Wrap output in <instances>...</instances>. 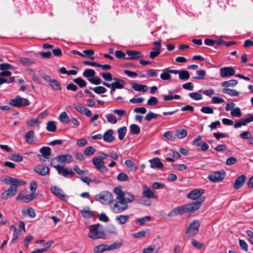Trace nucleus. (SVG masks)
I'll use <instances>...</instances> for the list:
<instances>
[{
    "mask_svg": "<svg viewBox=\"0 0 253 253\" xmlns=\"http://www.w3.org/2000/svg\"><path fill=\"white\" fill-rule=\"evenodd\" d=\"M151 219V217L150 216H145L144 217L138 218L136 220V223L140 225H144L146 221H149Z\"/></svg>",
    "mask_w": 253,
    "mask_h": 253,
    "instance_id": "nucleus-55",
    "label": "nucleus"
},
{
    "mask_svg": "<svg viewBox=\"0 0 253 253\" xmlns=\"http://www.w3.org/2000/svg\"><path fill=\"white\" fill-rule=\"evenodd\" d=\"M17 192V189L15 187L10 185L7 190L4 191L1 194L0 198L4 200H7L15 196Z\"/></svg>",
    "mask_w": 253,
    "mask_h": 253,
    "instance_id": "nucleus-8",
    "label": "nucleus"
},
{
    "mask_svg": "<svg viewBox=\"0 0 253 253\" xmlns=\"http://www.w3.org/2000/svg\"><path fill=\"white\" fill-rule=\"evenodd\" d=\"M117 179L119 181H126L128 180V177L126 173L122 172L118 175Z\"/></svg>",
    "mask_w": 253,
    "mask_h": 253,
    "instance_id": "nucleus-58",
    "label": "nucleus"
},
{
    "mask_svg": "<svg viewBox=\"0 0 253 253\" xmlns=\"http://www.w3.org/2000/svg\"><path fill=\"white\" fill-rule=\"evenodd\" d=\"M40 152L42 153V155L38 154L37 157L42 161H45L42 157H44L45 159H48L49 156L51 155V149L48 147H43L40 149Z\"/></svg>",
    "mask_w": 253,
    "mask_h": 253,
    "instance_id": "nucleus-17",
    "label": "nucleus"
},
{
    "mask_svg": "<svg viewBox=\"0 0 253 253\" xmlns=\"http://www.w3.org/2000/svg\"><path fill=\"white\" fill-rule=\"evenodd\" d=\"M114 82L112 83V86L116 89H122L124 87L125 82L121 79L118 78H114Z\"/></svg>",
    "mask_w": 253,
    "mask_h": 253,
    "instance_id": "nucleus-22",
    "label": "nucleus"
},
{
    "mask_svg": "<svg viewBox=\"0 0 253 253\" xmlns=\"http://www.w3.org/2000/svg\"><path fill=\"white\" fill-rule=\"evenodd\" d=\"M205 200V198L202 197L200 198V201L178 207L171 210L168 213V215L169 217L175 216L188 212L194 211L198 209L201 206L202 203L204 202Z\"/></svg>",
    "mask_w": 253,
    "mask_h": 253,
    "instance_id": "nucleus-2",
    "label": "nucleus"
},
{
    "mask_svg": "<svg viewBox=\"0 0 253 253\" xmlns=\"http://www.w3.org/2000/svg\"><path fill=\"white\" fill-rule=\"evenodd\" d=\"M95 74V72L93 69H87L84 70L83 75L87 78V79L88 78H91L92 77H94Z\"/></svg>",
    "mask_w": 253,
    "mask_h": 253,
    "instance_id": "nucleus-36",
    "label": "nucleus"
},
{
    "mask_svg": "<svg viewBox=\"0 0 253 253\" xmlns=\"http://www.w3.org/2000/svg\"><path fill=\"white\" fill-rule=\"evenodd\" d=\"M125 165L131 170L136 171L137 169V167L131 160H126L125 161Z\"/></svg>",
    "mask_w": 253,
    "mask_h": 253,
    "instance_id": "nucleus-44",
    "label": "nucleus"
},
{
    "mask_svg": "<svg viewBox=\"0 0 253 253\" xmlns=\"http://www.w3.org/2000/svg\"><path fill=\"white\" fill-rule=\"evenodd\" d=\"M155 249V246H149L146 248H144L143 250V253H154V251Z\"/></svg>",
    "mask_w": 253,
    "mask_h": 253,
    "instance_id": "nucleus-64",
    "label": "nucleus"
},
{
    "mask_svg": "<svg viewBox=\"0 0 253 253\" xmlns=\"http://www.w3.org/2000/svg\"><path fill=\"white\" fill-rule=\"evenodd\" d=\"M172 91H169V94L164 95L163 96V100L164 101H169L172 99H180L181 96L178 94L172 95Z\"/></svg>",
    "mask_w": 253,
    "mask_h": 253,
    "instance_id": "nucleus-25",
    "label": "nucleus"
},
{
    "mask_svg": "<svg viewBox=\"0 0 253 253\" xmlns=\"http://www.w3.org/2000/svg\"><path fill=\"white\" fill-rule=\"evenodd\" d=\"M201 111L205 114H212L213 113V110L212 107L209 106H204L201 109Z\"/></svg>",
    "mask_w": 253,
    "mask_h": 253,
    "instance_id": "nucleus-61",
    "label": "nucleus"
},
{
    "mask_svg": "<svg viewBox=\"0 0 253 253\" xmlns=\"http://www.w3.org/2000/svg\"><path fill=\"white\" fill-rule=\"evenodd\" d=\"M108 245L105 244H101L95 247L94 248L93 251L94 253H102L106 251H108Z\"/></svg>",
    "mask_w": 253,
    "mask_h": 253,
    "instance_id": "nucleus-30",
    "label": "nucleus"
},
{
    "mask_svg": "<svg viewBox=\"0 0 253 253\" xmlns=\"http://www.w3.org/2000/svg\"><path fill=\"white\" fill-rule=\"evenodd\" d=\"M132 88L137 91L146 92L148 90V87L146 85L140 84L136 83L132 84H131Z\"/></svg>",
    "mask_w": 253,
    "mask_h": 253,
    "instance_id": "nucleus-23",
    "label": "nucleus"
},
{
    "mask_svg": "<svg viewBox=\"0 0 253 253\" xmlns=\"http://www.w3.org/2000/svg\"><path fill=\"white\" fill-rule=\"evenodd\" d=\"M126 54L128 55V56L126 57V60H134L143 57V55L140 52L135 50H127Z\"/></svg>",
    "mask_w": 253,
    "mask_h": 253,
    "instance_id": "nucleus-16",
    "label": "nucleus"
},
{
    "mask_svg": "<svg viewBox=\"0 0 253 253\" xmlns=\"http://www.w3.org/2000/svg\"><path fill=\"white\" fill-rule=\"evenodd\" d=\"M122 193L125 201L127 205L128 203H131L134 200L135 197L132 194L129 192H124L123 190Z\"/></svg>",
    "mask_w": 253,
    "mask_h": 253,
    "instance_id": "nucleus-28",
    "label": "nucleus"
},
{
    "mask_svg": "<svg viewBox=\"0 0 253 253\" xmlns=\"http://www.w3.org/2000/svg\"><path fill=\"white\" fill-rule=\"evenodd\" d=\"M8 158L14 162H22L23 160V157L20 155L17 154H13L10 155Z\"/></svg>",
    "mask_w": 253,
    "mask_h": 253,
    "instance_id": "nucleus-40",
    "label": "nucleus"
},
{
    "mask_svg": "<svg viewBox=\"0 0 253 253\" xmlns=\"http://www.w3.org/2000/svg\"><path fill=\"white\" fill-rule=\"evenodd\" d=\"M92 163L97 170L105 164L103 160L97 157H94L92 159Z\"/></svg>",
    "mask_w": 253,
    "mask_h": 253,
    "instance_id": "nucleus-35",
    "label": "nucleus"
},
{
    "mask_svg": "<svg viewBox=\"0 0 253 253\" xmlns=\"http://www.w3.org/2000/svg\"><path fill=\"white\" fill-rule=\"evenodd\" d=\"M220 76L222 78L232 76L235 75V71L231 67H224L220 69Z\"/></svg>",
    "mask_w": 253,
    "mask_h": 253,
    "instance_id": "nucleus-12",
    "label": "nucleus"
},
{
    "mask_svg": "<svg viewBox=\"0 0 253 253\" xmlns=\"http://www.w3.org/2000/svg\"><path fill=\"white\" fill-rule=\"evenodd\" d=\"M199 227V221L198 220H194L189 224L185 233L188 234L189 237L194 236L198 233Z\"/></svg>",
    "mask_w": 253,
    "mask_h": 253,
    "instance_id": "nucleus-6",
    "label": "nucleus"
},
{
    "mask_svg": "<svg viewBox=\"0 0 253 253\" xmlns=\"http://www.w3.org/2000/svg\"><path fill=\"white\" fill-rule=\"evenodd\" d=\"M46 129L50 132H55L56 130V126L54 121H48L46 124Z\"/></svg>",
    "mask_w": 253,
    "mask_h": 253,
    "instance_id": "nucleus-37",
    "label": "nucleus"
},
{
    "mask_svg": "<svg viewBox=\"0 0 253 253\" xmlns=\"http://www.w3.org/2000/svg\"><path fill=\"white\" fill-rule=\"evenodd\" d=\"M23 214H28L30 217L33 218L36 216V213L35 210L32 208H30L27 210H23L22 211Z\"/></svg>",
    "mask_w": 253,
    "mask_h": 253,
    "instance_id": "nucleus-52",
    "label": "nucleus"
},
{
    "mask_svg": "<svg viewBox=\"0 0 253 253\" xmlns=\"http://www.w3.org/2000/svg\"><path fill=\"white\" fill-rule=\"evenodd\" d=\"M196 73L198 75L197 77H193V78L195 79L203 80L205 78L206 75V71L204 70H197Z\"/></svg>",
    "mask_w": 253,
    "mask_h": 253,
    "instance_id": "nucleus-56",
    "label": "nucleus"
},
{
    "mask_svg": "<svg viewBox=\"0 0 253 253\" xmlns=\"http://www.w3.org/2000/svg\"><path fill=\"white\" fill-rule=\"evenodd\" d=\"M58 119L61 123L64 124H67L70 121L69 117L65 111H63L60 114Z\"/></svg>",
    "mask_w": 253,
    "mask_h": 253,
    "instance_id": "nucleus-26",
    "label": "nucleus"
},
{
    "mask_svg": "<svg viewBox=\"0 0 253 253\" xmlns=\"http://www.w3.org/2000/svg\"><path fill=\"white\" fill-rule=\"evenodd\" d=\"M123 244V243L122 241H116L114 242L113 244L108 245V250L111 251V250H114L116 249L120 248Z\"/></svg>",
    "mask_w": 253,
    "mask_h": 253,
    "instance_id": "nucleus-38",
    "label": "nucleus"
},
{
    "mask_svg": "<svg viewBox=\"0 0 253 253\" xmlns=\"http://www.w3.org/2000/svg\"><path fill=\"white\" fill-rule=\"evenodd\" d=\"M80 212L83 216L85 218H90L93 215L92 212L90 211L88 207H86L83 210H81Z\"/></svg>",
    "mask_w": 253,
    "mask_h": 253,
    "instance_id": "nucleus-33",
    "label": "nucleus"
},
{
    "mask_svg": "<svg viewBox=\"0 0 253 253\" xmlns=\"http://www.w3.org/2000/svg\"><path fill=\"white\" fill-rule=\"evenodd\" d=\"M12 182V184L11 186L15 187L17 189H18V186L25 185L26 183V182L22 179H18L14 177H13Z\"/></svg>",
    "mask_w": 253,
    "mask_h": 253,
    "instance_id": "nucleus-31",
    "label": "nucleus"
},
{
    "mask_svg": "<svg viewBox=\"0 0 253 253\" xmlns=\"http://www.w3.org/2000/svg\"><path fill=\"white\" fill-rule=\"evenodd\" d=\"M113 192L116 196L110 203V210L115 213L123 212L127 209L128 206L125 201L122 190L120 187H117L113 189Z\"/></svg>",
    "mask_w": 253,
    "mask_h": 253,
    "instance_id": "nucleus-1",
    "label": "nucleus"
},
{
    "mask_svg": "<svg viewBox=\"0 0 253 253\" xmlns=\"http://www.w3.org/2000/svg\"><path fill=\"white\" fill-rule=\"evenodd\" d=\"M238 83V82L236 80H231L228 81H225L222 83V86L223 87H233L235 86Z\"/></svg>",
    "mask_w": 253,
    "mask_h": 253,
    "instance_id": "nucleus-42",
    "label": "nucleus"
},
{
    "mask_svg": "<svg viewBox=\"0 0 253 253\" xmlns=\"http://www.w3.org/2000/svg\"><path fill=\"white\" fill-rule=\"evenodd\" d=\"M90 89H93V91L97 94H102L106 92V89L103 86H99L94 88L90 87Z\"/></svg>",
    "mask_w": 253,
    "mask_h": 253,
    "instance_id": "nucleus-54",
    "label": "nucleus"
},
{
    "mask_svg": "<svg viewBox=\"0 0 253 253\" xmlns=\"http://www.w3.org/2000/svg\"><path fill=\"white\" fill-rule=\"evenodd\" d=\"M28 74L30 75L33 80L36 83L40 84V80L37 75H36L33 70L28 69L27 70Z\"/></svg>",
    "mask_w": 253,
    "mask_h": 253,
    "instance_id": "nucleus-48",
    "label": "nucleus"
},
{
    "mask_svg": "<svg viewBox=\"0 0 253 253\" xmlns=\"http://www.w3.org/2000/svg\"><path fill=\"white\" fill-rule=\"evenodd\" d=\"M9 103L13 107L20 108L29 105L30 102L28 99L17 95L15 98L11 99Z\"/></svg>",
    "mask_w": 253,
    "mask_h": 253,
    "instance_id": "nucleus-5",
    "label": "nucleus"
},
{
    "mask_svg": "<svg viewBox=\"0 0 253 253\" xmlns=\"http://www.w3.org/2000/svg\"><path fill=\"white\" fill-rule=\"evenodd\" d=\"M54 168L57 171L59 174L61 175L64 177H72L75 175L74 172L71 169H68L63 166L57 165L56 166H54Z\"/></svg>",
    "mask_w": 253,
    "mask_h": 253,
    "instance_id": "nucleus-7",
    "label": "nucleus"
},
{
    "mask_svg": "<svg viewBox=\"0 0 253 253\" xmlns=\"http://www.w3.org/2000/svg\"><path fill=\"white\" fill-rule=\"evenodd\" d=\"M95 152V149L92 146L87 147L84 150V153L86 156L92 155Z\"/></svg>",
    "mask_w": 253,
    "mask_h": 253,
    "instance_id": "nucleus-57",
    "label": "nucleus"
},
{
    "mask_svg": "<svg viewBox=\"0 0 253 253\" xmlns=\"http://www.w3.org/2000/svg\"><path fill=\"white\" fill-rule=\"evenodd\" d=\"M222 92L231 96H237L239 95V92L235 89L228 88H224L222 89Z\"/></svg>",
    "mask_w": 253,
    "mask_h": 253,
    "instance_id": "nucleus-34",
    "label": "nucleus"
},
{
    "mask_svg": "<svg viewBox=\"0 0 253 253\" xmlns=\"http://www.w3.org/2000/svg\"><path fill=\"white\" fill-rule=\"evenodd\" d=\"M10 229L11 230H13V237L11 239V242L12 243H15L17 241V240L18 239V238L20 236V230L18 229L14 225H11L10 227Z\"/></svg>",
    "mask_w": 253,
    "mask_h": 253,
    "instance_id": "nucleus-21",
    "label": "nucleus"
},
{
    "mask_svg": "<svg viewBox=\"0 0 253 253\" xmlns=\"http://www.w3.org/2000/svg\"><path fill=\"white\" fill-rule=\"evenodd\" d=\"M95 200L104 204H109L113 200L112 194L111 192L105 191L95 196Z\"/></svg>",
    "mask_w": 253,
    "mask_h": 253,
    "instance_id": "nucleus-4",
    "label": "nucleus"
},
{
    "mask_svg": "<svg viewBox=\"0 0 253 253\" xmlns=\"http://www.w3.org/2000/svg\"><path fill=\"white\" fill-rule=\"evenodd\" d=\"M204 190L202 189H196L191 191L187 197L188 198L192 200H196L201 197L204 193Z\"/></svg>",
    "mask_w": 253,
    "mask_h": 253,
    "instance_id": "nucleus-14",
    "label": "nucleus"
},
{
    "mask_svg": "<svg viewBox=\"0 0 253 253\" xmlns=\"http://www.w3.org/2000/svg\"><path fill=\"white\" fill-rule=\"evenodd\" d=\"M51 192L53 194L61 200L66 201L68 196L64 194L63 190L57 186H53L50 188Z\"/></svg>",
    "mask_w": 253,
    "mask_h": 253,
    "instance_id": "nucleus-9",
    "label": "nucleus"
},
{
    "mask_svg": "<svg viewBox=\"0 0 253 253\" xmlns=\"http://www.w3.org/2000/svg\"><path fill=\"white\" fill-rule=\"evenodd\" d=\"M126 130L127 129L126 126H123L118 128V138L120 140H122L124 138L126 132Z\"/></svg>",
    "mask_w": 253,
    "mask_h": 253,
    "instance_id": "nucleus-39",
    "label": "nucleus"
},
{
    "mask_svg": "<svg viewBox=\"0 0 253 253\" xmlns=\"http://www.w3.org/2000/svg\"><path fill=\"white\" fill-rule=\"evenodd\" d=\"M107 122L112 124H116L117 123L116 117L113 114H108L106 115Z\"/></svg>",
    "mask_w": 253,
    "mask_h": 253,
    "instance_id": "nucleus-43",
    "label": "nucleus"
},
{
    "mask_svg": "<svg viewBox=\"0 0 253 253\" xmlns=\"http://www.w3.org/2000/svg\"><path fill=\"white\" fill-rule=\"evenodd\" d=\"M35 198V194L32 193L29 195H26L24 199H23L22 202L24 203H28L31 201H32Z\"/></svg>",
    "mask_w": 253,
    "mask_h": 253,
    "instance_id": "nucleus-63",
    "label": "nucleus"
},
{
    "mask_svg": "<svg viewBox=\"0 0 253 253\" xmlns=\"http://www.w3.org/2000/svg\"><path fill=\"white\" fill-rule=\"evenodd\" d=\"M49 85L55 89L61 90L62 89L60 84L55 79H52Z\"/></svg>",
    "mask_w": 253,
    "mask_h": 253,
    "instance_id": "nucleus-47",
    "label": "nucleus"
},
{
    "mask_svg": "<svg viewBox=\"0 0 253 253\" xmlns=\"http://www.w3.org/2000/svg\"><path fill=\"white\" fill-rule=\"evenodd\" d=\"M150 163V167L152 169H163L164 168L163 164L161 162L159 158H155L149 160Z\"/></svg>",
    "mask_w": 253,
    "mask_h": 253,
    "instance_id": "nucleus-15",
    "label": "nucleus"
},
{
    "mask_svg": "<svg viewBox=\"0 0 253 253\" xmlns=\"http://www.w3.org/2000/svg\"><path fill=\"white\" fill-rule=\"evenodd\" d=\"M230 113L233 117L239 118L242 116V113L241 112L240 109L239 107H236L233 109L231 111Z\"/></svg>",
    "mask_w": 253,
    "mask_h": 253,
    "instance_id": "nucleus-53",
    "label": "nucleus"
},
{
    "mask_svg": "<svg viewBox=\"0 0 253 253\" xmlns=\"http://www.w3.org/2000/svg\"><path fill=\"white\" fill-rule=\"evenodd\" d=\"M88 237L92 240L104 239L105 233L103 226L100 224L93 225L88 233Z\"/></svg>",
    "mask_w": 253,
    "mask_h": 253,
    "instance_id": "nucleus-3",
    "label": "nucleus"
},
{
    "mask_svg": "<svg viewBox=\"0 0 253 253\" xmlns=\"http://www.w3.org/2000/svg\"><path fill=\"white\" fill-rule=\"evenodd\" d=\"M225 177L224 171H216L208 175V178L213 182H219L222 180Z\"/></svg>",
    "mask_w": 253,
    "mask_h": 253,
    "instance_id": "nucleus-10",
    "label": "nucleus"
},
{
    "mask_svg": "<svg viewBox=\"0 0 253 253\" xmlns=\"http://www.w3.org/2000/svg\"><path fill=\"white\" fill-rule=\"evenodd\" d=\"M129 218L128 215H119L116 216L115 220L120 224H124L126 223Z\"/></svg>",
    "mask_w": 253,
    "mask_h": 253,
    "instance_id": "nucleus-27",
    "label": "nucleus"
},
{
    "mask_svg": "<svg viewBox=\"0 0 253 253\" xmlns=\"http://www.w3.org/2000/svg\"><path fill=\"white\" fill-rule=\"evenodd\" d=\"M26 142L30 144L34 143V131L31 130L28 131L25 135Z\"/></svg>",
    "mask_w": 253,
    "mask_h": 253,
    "instance_id": "nucleus-24",
    "label": "nucleus"
},
{
    "mask_svg": "<svg viewBox=\"0 0 253 253\" xmlns=\"http://www.w3.org/2000/svg\"><path fill=\"white\" fill-rule=\"evenodd\" d=\"M152 51L150 52L149 57L151 59H154L161 52L160 48H153Z\"/></svg>",
    "mask_w": 253,
    "mask_h": 253,
    "instance_id": "nucleus-49",
    "label": "nucleus"
},
{
    "mask_svg": "<svg viewBox=\"0 0 253 253\" xmlns=\"http://www.w3.org/2000/svg\"><path fill=\"white\" fill-rule=\"evenodd\" d=\"M189 96L195 100H199L202 99L203 96L202 94L197 92H191L189 94Z\"/></svg>",
    "mask_w": 253,
    "mask_h": 253,
    "instance_id": "nucleus-60",
    "label": "nucleus"
},
{
    "mask_svg": "<svg viewBox=\"0 0 253 253\" xmlns=\"http://www.w3.org/2000/svg\"><path fill=\"white\" fill-rule=\"evenodd\" d=\"M100 75L104 80L108 82H110L113 79L112 74L109 72L102 73Z\"/></svg>",
    "mask_w": 253,
    "mask_h": 253,
    "instance_id": "nucleus-59",
    "label": "nucleus"
},
{
    "mask_svg": "<svg viewBox=\"0 0 253 253\" xmlns=\"http://www.w3.org/2000/svg\"><path fill=\"white\" fill-rule=\"evenodd\" d=\"M187 134V130L185 129H177L176 131L175 136L179 139L184 138Z\"/></svg>",
    "mask_w": 253,
    "mask_h": 253,
    "instance_id": "nucleus-41",
    "label": "nucleus"
},
{
    "mask_svg": "<svg viewBox=\"0 0 253 253\" xmlns=\"http://www.w3.org/2000/svg\"><path fill=\"white\" fill-rule=\"evenodd\" d=\"M89 82L92 84L98 85L102 83V80L98 76H94L91 78H88Z\"/></svg>",
    "mask_w": 253,
    "mask_h": 253,
    "instance_id": "nucleus-50",
    "label": "nucleus"
},
{
    "mask_svg": "<svg viewBox=\"0 0 253 253\" xmlns=\"http://www.w3.org/2000/svg\"><path fill=\"white\" fill-rule=\"evenodd\" d=\"M73 81L81 87H84L86 85V82L80 77L74 79Z\"/></svg>",
    "mask_w": 253,
    "mask_h": 253,
    "instance_id": "nucleus-51",
    "label": "nucleus"
},
{
    "mask_svg": "<svg viewBox=\"0 0 253 253\" xmlns=\"http://www.w3.org/2000/svg\"><path fill=\"white\" fill-rule=\"evenodd\" d=\"M83 52L84 53L82 57H87L91 60H93L94 59V57L92 56V55L94 54V51L93 50H83Z\"/></svg>",
    "mask_w": 253,
    "mask_h": 253,
    "instance_id": "nucleus-45",
    "label": "nucleus"
},
{
    "mask_svg": "<svg viewBox=\"0 0 253 253\" xmlns=\"http://www.w3.org/2000/svg\"><path fill=\"white\" fill-rule=\"evenodd\" d=\"M56 160L58 162L64 164H69L73 161V157L70 154H62L57 156Z\"/></svg>",
    "mask_w": 253,
    "mask_h": 253,
    "instance_id": "nucleus-11",
    "label": "nucleus"
},
{
    "mask_svg": "<svg viewBox=\"0 0 253 253\" xmlns=\"http://www.w3.org/2000/svg\"><path fill=\"white\" fill-rule=\"evenodd\" d=\"M35 171L41 175H46L49 174L50 169L47 166L40 165L35 169Z\"/></svg>",
    "mask_w": 253,
    "mask_h": 253,
    "instance_id": "nucleus-19",
    "label": "nucleus"
},
{
    "mask_svg": "<svg viewBox=\"0 0 253 253\" xmlns=\"http://www.w3.org/2000/svg\"><path fill=\"white\" fill-rule=\"evenodd\" d=\"M19 62L25 66H31L35 63L34 60L27 57H20Z\"/></svg>",
    "mask_w": 253,
    "mask_h": 253,
    "instance_id": "nucleus-29",
    "label": "nucleus"
},
{
    "mask_svg": "<svg viewBox=\"0 0 253 253\" xmlns=\"http://www.w3.org/2000/svg\"><path fill=\"white\" fill-rule=\"evenodd\" d=\"M113 132L114 131L111 129L107 130L103 135V140L106 142H113L115 139L113 135Z\"/></svg>",
    "mask_w": 253,
    "mask_h": 253,
    "instance_id": "nucleus-20",
    "label": "nucleus"
},
{
    "mask_svg": "<svg viewBox=\"0 0 253 253\" xmlns=\"http://www.w3.org/2000/svg\"><path fill=\"white\" fill-rule=\"evenodd\" d=\"M190 77V75L187 71L180 70L179 73V78L181 80H187Z\"/></svg>",
    "mask_w": 253,
    "mask_h": 253,
    "instance_id": "nucleus-46",
    "label": "nucleus"
},
{
    "mask_svg": "<svg viewBox=\"0 0 253 253\" xmlns=\"http://www.w3.org/2000/svg\"><path fill=\"white\" fill-rule=\"evenodd\" d=\"M158 116L157 114L154 113L152 112L148 113L145 117V120L147 121H150L153 119H156Z\"/></svg>",
    "mask_w": 253,
    "mask_h": 253,
    "instance_id": "nucleus-62",
    "label": "nucleus"
},
{
    "mask_svg": "<svg viewBox=\"0 0 253 253\" xmlns=\"http://www.w3.org/2000/svg\"><path fill=\"white\" fill-rule=\"evenodd\" d=\"M142 195L143 197L147 199L158 198L157 195H155L147 185H144L142 187Z\"/></svg>",
    "mask_w": 253,
    "mask_h": 253,
    "instance_id": "nucleus-13",
    "label": "nucleus"
},
{
    "mask_svg": "<svg viewBox=\"0 0 253 253\" xmlns=\"http://www.w3.org/2000/svg\"><path fill=\"white\" fill-rule=\"evenodd\" d=\"M130 132L132 135H137L140 132V128L139 126L136 124H132L129 126Z\"/></svg>",
    "mask_w": 253,
    "mask_h": 253,
    "instance_id": "nucleus-32",
    "label": "nucleus"
},
{
    "mask_svg": "<svg viewBox=\"0 0 253 253\" xmlns=\"http://www.w3.org/2000/svg\"><path fill=\"white\" fill-rule=\"evenodd\" d=\"M246 178L247 177L245 174H242L237 177L234 183V188L235 189H239L241 188L244 185Z\"/></svg>",
    "mask_w": 253,
    "mask_h": 253,
    "instance_id": "nucleus-18",
    "label": "nucleus"
}]
</instances>
